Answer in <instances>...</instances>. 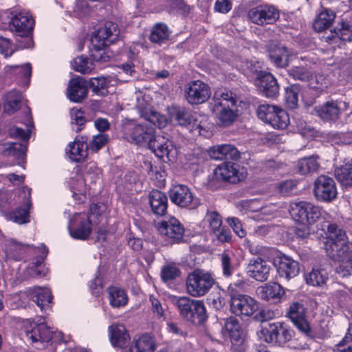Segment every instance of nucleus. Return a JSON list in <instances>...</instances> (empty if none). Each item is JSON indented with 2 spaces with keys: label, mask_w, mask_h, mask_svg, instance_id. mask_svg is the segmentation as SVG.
<instances>
[{
  "label": "nucleus",
  "mask_w": 352,
  "mask_h": 352,
  "mask_svg": "<svg viewBox=\"0 0 352 352\" xmlns=\"http://www.w3.org/2000/svg\"><path fill=\"white\" fill-rule=\"evenodd\" d=\"M149 300L151 304V311L157 318L163 320L165 319V305H163L162 302L154 296L151 295Z\"/></svg>",
  "instance_id": "680f3d73"
},
{
  "label": "nucleus",
  "mask_w": 352,
  "mask_h": 352,
  "mask_svg": "<svg viewBox=\"0 0 352 352\" xmlns=\"http://www.w3.org/2000/svg\"><path fill=\"white\" fill-rule=\"evenodd\" d=\"M335 177L343 186H352V164L346 163L335 169Z\"/></svg>",
  "instance_id": "79ce46f5"
},
{
  "label": "nucleus",
  "mask_w": 352,
  "mask_h": 352,
  "mask_svg": "<svg viewBox=\"0 0 352 352\" xmlns=\"http://www.w3.org/2000/svg\"><path fill=\"white\" fill-rule=\"evenodd\" d=\"M87 93L86 82L82 78H76L69 80L67 95L71 101L80 102L87 97Z\"/></svg>",
  "instance_id": "393cba45"
},
{
  "label": "nucleus",
  "mask_w": 352,
  "mask_h": 352,
  "mask_svg": "<svg viewBox=\"0 0 352 352\" xmlns=\"http://www.w3.org/2000/svg\"><path fill=\"white\" fill-rule=\"evenodd\" d=\"M206 221L208 223L214 233L219 232L222 226L221 217L215 211L208 212L206 216Z\"/></svg>",
  "instance_id": "052dcab7"
},
{
  "label": "nucleus",
  "mask_w": 352,
  "mask_h": 352,
  "mask_svg": "<svg viewBox=\"0 0 352 352\" xmlns=\"http://www.w3.org/2000/svg\"><path fill=\"white\" fill-rule=\"evenodd\" d=\"M335 16V13L332 10L327 9L321 12L314 21V29L318 32L324 30L332 24Z\"/></svg>",
  "instance_id": "c03bdc74"
},
{
  "label": "nucleus",
  "mask_w": 352,
  "mask_h": 352,
  "mask_svg": "<svg viewBox=\"0 0 352 352\" xmlns=\"http://www.w3.org/2000/svg\"><path fill=\"white\" fill-rule=\"evenodd\" d=\"M159 232L174 242H180L184 236V229L180 222L172 217L167 220L162 221L158 226Z\"/></svg>",
  "instance_id": "5701e85b"
},
{
  "label": "nucleus",
  "mask_w": 352,
  "mask_h": 352,
  "mask_svg": "<svg viewBox=\"0 0 352 352\" xmlns=\"http://www.w3.org/2000/svg\"><path fill=\"white\" fill-rule=\"evenodd\" d=\"M326 252L333 260L338 263L336 272L341 277L352 274V244L348 242L346 232L336 224L327 226Z\"/></svg>",
  "instance_id": "f03ea898"
},
{
  "label": "nucleus",
  "mask_w": 352,
  "mask_h": 352,
  "mask_svg": "<svg viewBox=\"0 0 352 352\" xmlns=\"http://www.w3.org/2000/svg\"><path fill=\"white\" fill-rule=\"evenodd\" d=\"M211 96L210 87L201 80H193L185 87V98L191 104H202Z\"/></svg>",
  "instance_id": "f8f14e48"
},
{
  "label": "nucleus",
  "mask_w": 352,
  "mask_h": 352,
  "mask_svg": "<svg viewBox=\"0 0 352 352\" xmlns=\"http://www.w3.org/2000/svg\"><path fill=\"white\" fill-rule=\"evenodd\" d=\"M256 293L262 300L277 301L284 296L285 291L280 284L270 282L258 287Z\"/></svg>",
  "instance_id": "cd10ccee"
},
{
  "label": "nucleus",
  "mask_w": 352,
  "mask_h": 352,
  "mask_svg": "<svg viewBox=\"0 0 352 352\" xmlns=\"http://www.w3.org/2000/svg\"><path fill=\"white\" fill-rule=\"evenodd\" d=\"M72 67L74 70L82 74H89L94 69L91 61L83 56L76 58L74 60Z\"/></svg>",
  "instance_id": "5fc2aeb1"
},
{
  "label": "nucleus",
  "mask_w": 352,
  "mask_h": 352,
  "mask_svg": "<svg viewBox=\"0 0 352 352\" xmlns=\"http://www.w3.org/2000/svg\"><path fill=\"white\" fill-rule=\"evenodd\" d=\"M53 331L45 322L27 321L21 333L26 342L37 349L45 348L52 338Z\"/></svg>",
  "instance_id": "0eeeda50"
},
{
  "label": "nucleus",
  "mask_w": 352,
  "mask_h": 352,
  "mask_svg": "<svg viewBox=\"0 0 352 352\" xmlns=\"http://www.w3.org/2000/svg\"><path fill=\"white\" fill-rule=\"evenodd\" d=\"M179 270L173 265H166L162 269L161 271V277L165 282L173 280L179 276Z\"/></svg>",
  "instance_id": "0e129e2a"
},
{
  "label": "nucleus",
  "mask_w": 352,
  "mask_h": 352,
  "mask_svg": "<svg viewBox=\"0 0 352 352\" xmlns=\"http://www.w3.org/2000/svg\"><path fill=\"white\" fill-rule=\"evenodd\" d=\"M258 309L256 300L246 294H232L230 310L236 316L250 317Z\"/></svg>",
  "instance_id": "1a4fd4ad"
},
{
  "label": "nucleus",
  "mask_w": 352,
  "mask_h": 352,
  "mask_svg": "<svg viewBox=\"0 0 352 352\" xmlns=\"http://www.w3.org/2000/svg\"><path fill=\"white\" fill-rule=\"evenodd\" d=\"M111 344L114 346L123 347L129 342V335L122 324L111 325L109 327Z\"/></svg>",
  "instance_id": "c9c22d12"
},
{
  "label": "nucleus",
  "mask_w": 352,
  "mask_h": 352,
  "mask_svg": "<svg viewBox=\"0 0 352 352\" xmlns=\"http://www.w3.org/2000/svg\"><path fill=\"white\" fill-rule=\"evenodd\" d=\"M32 300L36 305L43 309L44 307L48 306L52 300L51 291L48 288L34 287L32 289Z\"/></svg>",
  "instance_id": "ea45409f"
},
{
  "label": "nucleus",
  "mask_w": 352,
  "mask_h": 352,
  "mask_svg": "<svg viewBox=\"0 0 352 352\" xmlns=\"http://www.w3.org/2000/svg\"><path fill=\"white\" fill-rule=\"evenodd\" d=\"M298 167L300 173L307 174L316 171L319 168V164L316 157H309L299 160Z\"/></svg>",
  "instance_id": "3c124183"
},
{
  "label": "nucleus",
  "mask_w": 352,
  "mask_h": 352,
  "mask_svg": "<svg viewBox=\"0 0 352 352\" xmlns=\"http://www.w3.org/2000/svg\"><path fill=\"white\" fill-rule=\"evenodd\" d=\"M277 109L276 105L263 104L258 106L257 109L258 117L263 122L270 125L272 116H274V111Z\"/></svg>",
  "instance_id": "864d4df0"
},
{
  "label": "nucleus",
  "mask_w": 352,
  "mask_h": 352,
  "mask_svg": "<svg viewBox=\"0 0 352 352\" xmlns=\"http://www.w3.org/2000/svg\"><path fill=\"white\" fill-rule=\"evenodd\" d=\"M348 103L344 101L331 100L314 109L316 114L324 122H335L340 114L347 110Z\"/></svg>",
  "instance_id": "dca6fc26"
},
{
  "label": "nucleus",
  "mask_w": 352,
  "mask_h": 352,
  "mask_svg": "<svg viewBox=\"0 0 352 352\" xmlns=\"http://www.w3.org/2000/svg\"><path fill=\"white\" fill-rule=\"evenodd\" d=\"M270 270V265L266 261L258 257L250 261L247 267V273L250 277L256 280L263 282L268 278Z\"/></svg>",
  "instance_id": "b1692460"
},
{
  "label": "nucleus",
  "mask_w": 352,
  "mask_h": 352,
  "mask_svg": "<svg viewBox=\"0 0 352 352\" xmlns=\"http://www.w3.org/2000/svg\"><path fill=\"white\" fill-rule=\"evenodd\" d=\"M148 147L157 157H166L170 161L175 158L177 153L173 142L160 135H155L154 139L148 144Z\"/></svg>",
  "instance_id": "aec40b11"
},
{
  "label": "nucleus",
  "mask_w": 352,
  "mask_h": 352,
  "mask_svg": "<svg viewBox=\"0 0 352 352\" xmlns=\"http://www.w3.org/2000/svg\"><path fill=\"white\" fill-rule=\"evenodd\" d=\"M265 334V340L268 343L283 344L291 340L294 331L283 322H274L270 324L269 329H263Z\"/></svg>",
  "instance_id": "f3484780"
},
{
  "label": "nucleus",
  "mask_w": 352,
  "mask_h": 352,
  "mask_svg": "<svg viewBox=\"0 0 352 352\" xmlns=\"http://www.w3.org/2000/svg\"><path fill=\"white\" fill-rule=\"evenodd\" d=\"M170 121L180 126H188L195 134L206 136L210 129L208 118L197 113H190L183 108L168 109Z\"/></svg>",
  "instance_id": "20e7f679"
},
{
  "label": "nucleus",
  "mask_w": 352,
  "mask_h": 352,
  "mask_svg": "<svg viewBox=\"0 0 352 352\" xmlns=\"http://www.w3.org/2000/svg\"><path fill=\"white\" fill-rule=\"evenodd\" d=\"M256 84L267 98H274L279 93V86L277 80L270 73L260 74Z\"/></svg>",
  "instance_id": "c756f323"
},
{
  "label": "nucleus",
  "mask_w": 352,
  "mask_h": 352,
  "mask_svg": "<svg viewBox=\"0 0 352 352\" xmlns=\"http://www.w3.org/2000/svg\"><path fill=\"white\" fill-rule=\"evenodd\" d=\"M87 120L85 113L80 109H72L71 110V124L73 130L79 132L84 127Z\"/></svg>",
  "instance_id": "603ef678"
},
{
  "label": "nucleus",
  "mask_w": 352,
  "mask_h": 352,
  "mask_svg": "<svg viewBox=\"0 0 352 352\" xmlns=\"http://www.w3.org/2000/svg\"><path fill=\"white\" fill-rule=\"evenodd\" d=\"M289 214L296 223L314 225L320 218L328 220L330 216L319 206L307 201H294L289 204Z\"/></svg>",
  "instance_id": "39448f33"
},
{
  "label": "nucleus",
  "mask_w": 352,
  "mask_h": 352,
  "mask_svg": "<svg viewBox=\"0 0 352 352\" xmlns=\"http://www.w3.org/2000/svg\"><path fill=\"white\" fill-rule=\"evenodd\" d=\"M287 316L299 331L307 335L310 333L311 327L306 320V310L302 304L298 302L292 303L287 312Z\"/></svg>",
  "instance_id": "4be33fe9"
},
{
  "label": "nucleus",
  "mask_w": 352,
  "mask_h": 352,
  "mask_svg": "<svg viewBox=\"0 0 352 352\" xmlns=\"http://www.w3.org/2000/svg\"><path fill=\"white\" fill-rule=\"evenodd\" d=\"M297 186V182L292 179L283 181L277 186L279 193L286 196L289 195Z\"/></svg>",
  "instance_id": "69168bd1"
},
{
  "label": "nucleus",
  "mask_w": 352,
  "mask_h": 352,
  "mask_svg": "<svg viewBox=\"0 0 352 352\" xmlns=\"http://www.w3.org/2000/svg\"><path fill=\"white\" fill-rule=\"evenodd\" d=\"M291 54V51L280 43L271 45L268 52L270 60L280 67H285L289 65Z\"/></svg>",
  "instance_id": "bb28decb"
},
{
  "label": "nucleus",
  "mask_w": 352,
  "mask_h": 352,
  "mask_svg": "<svg viewBox=\"0 0 352 352\" xmlns=\"http://www.w3.org/2000/svg\"><path fill=\"white\" fill-rule=\"evenodd\" d=\"M327 279V271L320 267H314L305 276L306 283L314 287L322 286L326 283Z\"/></svg>",
  "instance_id": "4c0bfd02"
},
{
  "label": "nucleus",
  "mask_w": 352,
  "mask_h": 352,
  "mask_svg": "<svg viewBox=\"0 0 352 352\" xmlns=\"http://www.w3.org/2000/svg\"><path fill=\"white\" fill-rule=\"evenodd\" d=\"M274 113L270 125L274 129H285L289 124V118L287 113L278 106H277V109Z\"/></svg>",
  "instance_id": "09e8293b"
},
{
  "label": "nucleus",
  "mask_w": 352,
  "mask_h": 352,
  "mask_svg": "<svg viewBox=\"0 0 352 352\" xmlns=\"http://www.w3.org/2000/svg\"><path fill=\"white\" fill-rule=\"evenodd\" d=\"M227 222L230 226L233 229L234 232L240 238L245 236V231L242 227V223L238 218L229 217L227 219Z\"/></svg>",
  "instance_id": "774afa93"
},
{
  "label": "nucleus",
  "mask_w": 352,
  "mask_h": 352,
  "mask_svg": "<svg viewBox=\"0 0 352 352\" xmlns=\"http://www.w3.org/2000/svg\"><path fill=\"white\" fill-rule=\"evenodd\" d=\"M86 142L87 139L81 137V140L76 138L74 142L69 144L66 152L71 160L78 162L86 158L88 149Z\"/></svg>",
  "instance_id": "7c9ffc66"
},
{
  "label": "nucleus",
  "mask_w": 352,
  "mask_h": 352,
  "mask_svg": "<svg viewBox=\"0 0 352 352\" xmlns=\"http://www.w3.org/2000/svg\"><path fill=\"white\" fill-rule=\"evenodd\" d=\"M113 80L110 77L94 78L90 80V85L93 91L99 96H105L110 91V86L112 85Z\"/></svg>",
  "instance_id": "37998d69"
},
{
  "label": "nucleus",
  "mask_w": 352,
  "mask_h": 352,
  "mask_svg": "<svg viewBox=\"0 0 352 352\" xmlns=\"http://www.w3.org/2000/svg\"><path fill=\"white\" fill-rule=\"evenodd\" d=\"M149 202L155 214L163 215L166 211L168 199L165 194L161 191L152 190L149 195Z\"/></svg>",
  "instance_id": "f704fd0d"
},
{
  "label": "nucleus",
  "mask_w": 352,
  "mask_h": 352,
  "mask_svg": "<svg viewBox=\"0 0 352 352\" xmlns=\"http://www.w3.org/2000/svg\"><path fill=\"white\" fill-rule=\"evenodd\" d=\"M336 28L342 41H352V11L345 12Z\"/></svg>",
  "instance_id": "72a5a7b5"
},
{
  "label": "nucleus",
  "mask_w": 352,
  "mask_h": 352,
  "mask_svg": "<svg viewBox=\"0 0 352 352\" xmlns=\"http://www.w3.org/2000/svg\"><path fill=\"white\" fill-rule=\"evenodd\" d=\"M19 70V72L21 73V75L25 78L29 79L31 76L32 74V67L30 63H26L24 65L19 66V65H14V66H10L7 65L4 67V71L6 73H8L12 70Z\"/></svg>",
  "instance_id": "338daca9"
},
{
  "label": "nucleus",
  "mask_w": 352,
  "mask_h": 352,
  "mask_svg": "<svg viewBox=\"0 0 352 352\" xmlns=\"http://www.w3.org/2000/svg\"><path fill=\"white\" fill-rule=\"evenodd\" d=\"M277 271L280 276L289 280L298 274L299 264L291 257L282 255L278 258Z\"/></svg>",
  "instance_id": "a878e982"
},
{
  "label": "nucleus",
  "mask_w": 352,
  "mask_h": 352,
  "mask_svg": "<svg viewBox=\"0 0 352 352\" xmlns=\"http://www.w3.org/2000/svg\"><path fill=\"white\" fill-rule=\"evenodd\" d=\"M170 35V31L164 23L155 24L150 33V41L155 44L162 45L166 43Z\"/></svg>",
  "instance_id": "e433bc0d"
},
{
  "label": "nucleus",
  "mask_w": 352,
  "mask_h": 352,
  "mask_svg": "<svg viewBox=\"0 0 352 352\" xmlns=\"http://www.w3.org/2000/svg\"><path fill=\"white\" fill-rule=\"evenodd\" d=\"M335 346L334 352H352V329Z\"/></svg>",
  "instance_id": "bf43d9fd"
},
{
  "label": "nucleus",
  "mask_w": 352,
  "mask_h": 352,
  "mask_svg": "<svg viewBox=\"0 0 352 352\" xmlns=\"http://www.w3.org/2000/svg\"><path fill=\"white\" fill-rule=\"evenodd\" d=\"M108 298L113 307H120L128 302V298L125 292L118 287H110L107 289Z\"/></svg>",
  "instance_id": "58836bf2"
},
{
  "label": "nucleus",
  "mask_w": 352,
  "mask_h": 352,
  "mask_svg": "<svg viewBox=\"0 0 352 352\" xmlns=\"http://www.w3.org/2000/svg\"><path fill=\"white\" fill-rule=\"evenodd\" d=\"M155 349L154 338L148 333H145L133 339L130 352H154Z\"/></svg>",
  "instance_id": "2f4dec72"
},
{
  "label": "nucleus",
  "mask_w": 352,
  "mask_h": 352,
  "mask_svg": "<svg viewBox=\"0 0 352 352\" xmlns=\"http://www.w3.org/2000/svg\"><path fill=\"white\" fill-rule=\"evenodd\" d=\"M208 154L212 159L216 160H237L240 157V152L231 144L214 146L208 151Z\"/></svg>",
  "instance_id": "c85d7f7f"
},
{
  "label": "nucleus",
  "mask_w": 352,
  "mask_h": 352,
  "mask_svg": "<svg viewBox=\"0 0 352 352\" xmlns=\"http://www.w3.org/2000/svg\"><path fill=\"white\" fill-rule=\"evenodd\" d=\"M19 197L23 199V207L20 206L11 212L9 218L16 223L23 224L30 221L29 212L32 208L31 189L23 188L19 192Z\"/></svg>",
  "instance_id": "6ab92c4d"
},
{
  "label": "nucleus",
  "mask_w": 352,
  "mask_h": 352,
  "mask_svg": "<svg viewBox=\"0 0 352 352\" xmlns=\"http://www.w3.org/2000/svg\"><path fill=\"white\" fill-rule=\"evenodd\" d=\"M170 201L180 207H197L198 199L193 195L190 188L182 184L174 186L169 191Z\"/></svg>",
  "instance_id": "a211bd4d"
},
{
  "label": "nucleus",
  "mask_w": 352,
  "mask_h": 352,
  "mask_svg": "<svg viewBox=\"0 0 352 352\" xmlns=\"http://www.w3.org/2000/svg\"><path fill=\"white\" fill-rule=\"evenodd\" d=\"M214 175L217 179L232 183L243 180L246 177V173L243 168L232 162H224L219 165L214 170Z\"/></svg>",
  "instance_id": "412c9836"
},
{
  "label": "nucleus",
  "mask_w": 352,
  "mask_h": 352,
  "mask_svg": "<svg viewBox=\"0 0 352 352\" xmlns=\"http://www.w3.org/2000/svg\"><path fill=\"white\" fill-rule=\"evenodd\" d=\"M109 140V135L104 133H98L94 135L92 139L87 144L88 149L97 152L107 144Z\"/></svg>",
  "instance_id": "13d9d810"
},
{
  "label": "nucleus",
  "mask_w": 352,
  "mask_h": 352,
  "mask_svg": "<svg viewBox=\"0 0 352 352\" xmlns=\"http://www.w3.org/2000/svg\"><path fill=\"white\" fill-rule=\"evenodd\" d=\"M171 300L178 309L180 315L191 323L200 324L206 320V310L203 301L185 296H174Z\"/></svg>",
  "instance_id": "423d86ee"
},
{
  "label": "nucleus",
  "mask_w": 352,
  "mask_h": 352,
  "mask_svg": "<svg viewBox=\"0 0 352 352\" xmlns=\"http://www.w3.org/2000/svg\"><path fill=\"white\" fill-rule=\"evenodd\" d=\"M119 34L118 25L111 21H107L92 34L91 43L96 45L98 47L108 46L118 39Z\"/></svg>",
  "instance_id": "ddd939ff"
},
{
  "label": "nucleus",
  "mask_w": 352,
  "mask_h": 352,
  "mask_svg": "<svg viewBox=\"0 0 352 352\" xmlns=\"http://www.w3.org/2000/svg\"><path fill=\"white\" fill-rule=\"evenodd\" d=\"M9 22L10 30L16 36L28 38L33 30L34 21L25 11L14 12Z\"/></svg>",
  "instance_id": "9d476101"
},
{
  "label": "nucleus",
  "mask_w": 352,
  "mask_h": 352,
  "mask_svg": "<svg viewBox=\"0 0 352 352\" xmlns=\"http://www.w3.org/2000/svg\"><path fill=\"white\" fill-rule=\"evenodd\" d=\"M248 16L252 23L263 25L275 22L279 18V12L274 6L265 4L250 9Z\"/></svg>",
  "instance_id": "4468645a"
},
{
  "label": "nucleus",
  "mask_w": 352,
  "mask_h": 352,
  "mask_svg": "<svg viewBox=\"0 0 352 352\" xmlns=\"http://www.w3.org/2000/svg\"><path fill=\"white\" fill-rule=\"evenodd\" d=\"M26 151V145L18 142L0 144V153L3 155L23 157Z\"/></svg>",
  "instance_id": "a18cd8bd"
},
{
  "label": "nucleus",
  "mask_w": 352,
  "mask_h": 352,
  "mask_svg": "<svg viewBox=\"0 0 352 352\" xmlns=\"http://www.w3.org/2000/svg\"><path fill=\"white\" fill-rule=\"evenodd\" d=\"M236 95L228 90L215 92L212 112L219 126H228L234 122L238 113Z\"/></svg>",
  "instance_id": "7ed1b4c3"
},
{
  "label": "nucleus",
  "mask_w": 352,
  "mask_h": 352,
  "mask_svg": "<svg viewBox=\"0 0 352 352\" xmlns=\"http://www.w3.org/2000/svg\"><path fill=\"white\" fill-rule=\"evenodd\" d=\"M289 75L294 80L301 81L309 80L311 78V73L302 66H295L288 70Z\"/></svg>",
  "instance_id": "4d7b16f0"
},
{
  "label": "nucleus",
  "mask_w": 352,
  "mask_h": 352,
  "mask_svg": "<svg viewBox=\"0 0 352 352\" xmlns=\"http://www.w3.org/2000/svg\"><path fill=\"white\" fill-rule=\"evenodd\" d=\"M91 45L93 47L91 50V57L95 61L107 62L109 59L110 56L106 52L107 46H101L98 47V46H96L95 44Z\"/></svg>",
  "instance_id": "e2e57ef3"
},
{
  "label": "nucleus",
  "mask_w": 352,
  "mask_h": 352,
  "mask_svg": "<svg viewBox=\"0 0 352 352\" xmlns=\"http://www.w3.org/2000/svg\"><path fill=\"white\" fill-rule=\"evenodd\" d=\"M224 329L232 342H238L241 339L242 330L238 320L234 317H230L225 321Z\"/></svg>",
  "instance_id": "49530a36"
},
{
  "label": "nucleus",
  "mask_w": 352,
  "mask_h": 352,
  "mask_svg": "<svg viewBox=\"0 0 352 352\" xmlns=\"http://www.w3.org/2000/svg\"><path fill=\"white\" fill-rule=\"evenodd\" d=\"M138 108L144 120L127 123L124 126L125 134L130 142L140 146H148L155 135L154 126L159 128L165 127L167 119L149 106L142 107L138 105Z\"/></svg>",
  "instance_id": "f257e3e1"
},
{
  "label": "nucleus",
  "mask_w": 352,
  "mask_h": 352,
  "mask_svg": "<svg viewBox=\"0 0 352 352\" xmlns=\"http://www.w3.org/2000/svg\"><path fill=\"white\" fill-rule=\"evenodd\" d=\"M26 118L25 124L26 129H23L17 126H12L9 129V135L12 138H19L23 140H28L30 138V133L33 128V122L30 116L29 109L25 111Z\"/></svg>",
  "instance_id": "a19ab883"
},
{
  "label": "nucleus",
  "mask_w": 352,
  "mask_h": 352,
  "mask_svg": "<svg viewBox=\"0 0 352 352\" xmlns=\"http://www.w3.org/2000/svg\"><path fill=\"white\" fill-rule=\"evenodd\" d=\"M68 228L72 238L87 239L92 230L91 214L85 212L75 214L69 221Z\"/></svg>",
  "instance_id": "9b49d317"
},
{
  "label": "nucleus",
  "mask_w": 352,
  "mask_h": 352,
  "mask_svg": "<svg viewBox=\"0 0 352 352\" xmlns=\"http://www.w3.org/2000/svg\"><path fill=\"white\" fill-rule=\"evenodd\" d=\"M223 275L230 277L239 266V263L233 252L226 250L219 254Z\"/></svg>",
  "instance_id": "473e14b6"
},
{
  "label": "nucleus",
  "mask_w": 352,
  "mask_h": 352,
  "mask_svg": "<svg viewBox=\"0 0 352 352\" xmlns=\"http://www.w3.org/2000/svg\"><path fill=\"white\" fill-rule=\"evenodd\" d=\"M300 87L298 85H292L285 89V102L289 109H296L298 104V96Z\"/></svg>",
  "instance_id": "8fccbe9b"
},
{
  "label": "nucleus",
  "mask_w": 352,
  "mask_h": 352,
  "mask_svg": "<svg viewBox=\"0 0 352 352\" xmlns=\"http://www.w3.org/2000/svg\"><path fill=\"white\" fill-rule=\"evenodd\" d=\"M314 192L317 199L330 201L337 195L336 183L331 177L320 175L314 182Z\"/></svg>",
  "instance_id": "2eb2a0df"
},
{
  "label": "nucleus",
  "mask_w": 352,
  "mask_h": 352,
  "mask_svg": "<svg viewBox=\"0 0 352 352\" xmlns=\"http://www.w3.org/2000/svg\"><path fill=\"white\" fill-rule=\"evenodd\" d=\"M29 246V245L21 244L11 240L9 249L8 250V254L15 260H20L23 258Z\"/></svg>",
  "instance_id": "6e6d98bb"
},
{
  "label": "nucleus",
  "mask_w": 352,
  "mask_h": 352,
  "mask_svg": "<svg viewBox=\"0 0 352 352\" xmlns=\"http://www.w3.org/2000/svg\"><path fill=\"white\" fill-rule=\"evenodd\" d=\"M214 283V278L210 272L195 270L186 278V292L192 297H201L210 291Z\"/></svg>",
  "instance_id": "6e6552de"
},
{
  "label": "nucleus",
  "mask_w": 352,
  "mask_h": 352,
  "mask_svg": "<svg viewBox=\"0 0 352 352\" xmlns=\"http://www.w3.org/2000/svg\"><path fill=\"white\" fill-rule=\"evenodd\" d=\"M21 94L16 91H12L6 96L4 103L5 111L11 115L15 113L21 107Z\"/></svg>",
  "instance_id": "de8ad7c7"
}]
</instances>
